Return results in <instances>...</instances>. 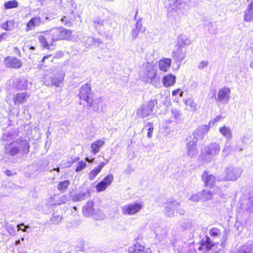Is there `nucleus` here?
Here are the masks:
<instances>
[{
	"mask_svg": "<svg viewBox=\"0 0 253 253\" xmlns=\"http://www.w3.org/2000/svg\"><path fill=\"white\" fill-rule=\"evenodd\" d=\"M38 39L44 48L48 49L51 45H55L58 41L55 28L41 33Z\"/></svg>",
	"mask_w": 253,
	"mask_h": 253,
	"instance_id": "f257e3e1",
	"label": "nucleus"
},
{
	"mask_svg": "<svg viewBox=\"0 0 253 253\" xmlns=\"http://www.w3.org/2000/svg\"><path fill=\"white\" fill-rule=\"evenodd\" d=\"M157 104L156 99H151L148 102L143 104L136 111V115L141 118H144L150 115L153 112V108Z\"/></svg>",
	"mask_w": 253,
	"mask_h": 253,
	"instance_id": "f03ea898",
	"label": "nucleus"
},
{
	"mask_svg": "<svg viewBox=\"0 0 253 253\" xmlns=\"http://www.w3.org/2000/svg\"><path fill=\"white\" fill-rule=\"evenodd\" d=\"M220 150L219 144L212 143L205 147L203 154L206 159L211 160L219 154Z\"/></svg>",
	"mask_w": 253,
	"mask_h": 253,
	"instance_id": "7ed1b4c3",
	"label": "nucleus"
},
{
	"mask_svg": "<svg viewBox=\"0 0 253 253\" xmlns=\"http://www.w3.org/2000/svg\"><path fill=\"white\" fill-rule=\"evenodd\" d=\"M185 150L186 155L190 158L195 157L198 155L197 141L194 140L192 136L187 138Z\"/></svg>",
	"mask_w": 253,
	"mask_h": 253,
	"instance_id": "20e7f679",
	"label": "nucleus"
},
{
	"mask_svg": "<svg viewBox=\"0 0 253 253\" xmlns=\"http://www.w3.org/2000/svg\"><path fill=\"white\" fill-rule=\"evenodd\" d=\"M142 208V205L140 203H133L123 206L121 211L124 215H133L138 213Z\"/></svg>",
	"mask_w": 253,
	"mask_h": 253,
	"instance_id": "39448f33",
	"label": "nucleus"
},
{
	"mask_svg": "<svg viewBox=\"0 0 253 253\" xmlns=\"http://www.w3.org/2000/svg\"><path fill=\"white\" fill-rule=\"evenodd\" d=\"M179 202L169 199L164 204L165 214L169 217H173L175 214V211L180 207Z\"/></svg>",
	"mask_w": 253,
	"mask_h": 253,
	"instance_id": "423d86ee",
	"label": "nucleus"
},
{
	"mask_svg": "<svg viewBox=\"0 0 253 253\" xmlns=\"http://www.w3.org/2000/svg\"><path fill=\"white\" fill-rule=\"evenodd\" d=\"M91 90V85L87 83L81 86L79 97L81 99L85 101L88 106H92L94 105L91 101H90Z\"/></svg>",
	"mask_w": 253,
	"mask_h": 253,
	"instance_id": "0eeeda50",
	"label": "nucleus"
},
{
	"mask_svg": "<svg viewBox=\"0 0 253 253\" xmlns=\"http://www.w3.org/2000/svg\"><path fill=\"white\" fill-rule=\"evenodd\" d=\"M109 16L106 17L104 19L100 16H96L93 19L94 26L96 30L99 31H102L106 27L111 26V24L109 21Z\"/></svg>",
	"mask_w": 253,
	"mask_h": 253,
	"instance_id": "6e6552de",
	"label": "nucleus"
},
{
	"mask_svg": "<svg viewBox=\"0 0 253 253\" xmlns=\"http://www.w3.org/2000/svg\"><path fill=\"white\" fill-rule=\"evenodd\" d=\"M225 172L224 180H236L241 176L242 170L239 168L230 167L226 168Z\"/></svg>",
	"mask_w": 253,
	"mask_h": 253,
	"instance_id": "1a4fd4ad",
	"label": "nucleus"
},
{
	"mask_svg": "<svg viewBox=\"0 0 253 253\" xmlns=\"http://www.w3.org/2000/svg\"><path fill=\"white\" fill-rule=\"evenodd\" d=\"M113 179V175L112 174H108L96 185V191L99 192L105 190L112 183Z\"/></svg>",
	"mask_w": 253,
	"mask_h": 253,
	"instance_id": "9d476101",
	"label": "nucleus"
},
{
	"mask_svg": "<svg viewBox=\"0 0 253 253\" xmlns=\"http://www.w3.org/2000/svg\"><path fill=\"white\" fill-rule=\"evenodd\" d=\"M15 141L17 146L20 149V152L22 154H27L29 153L30 149V142L29 140L23 138H20Z\"/></svg>",
	"mask_w": 253,
	"mask_h": 253,
	"instance_id": "9b49d317",
	"label": "nucleus"
},
{
	"mask_svg": "<svg viewBox=\"0 0 253 253\" xmlns=\"http://www.w3.org/2000/svg\"><path fill=\"white\" fill-rule=\"evenodd\" d=\"M210 125H202L199 126L194 132L193 138L197 141L198 139H202L205 134L209 131Z\"/></svg>",
	"mask_w": 253,
	"mask_h": 253,
	"instance_id": "f8f14e48",
	"label": "nucleus"
},
{
	"mask_svg": "<svg viewBox=\"0 0 253 253\" xmlns=\"http://www.w3.org/2000/svg\"><path fill=\"white\" fill-rule=\"evenodd\" d=\"M231 91L228 87H223L218 90L217 99L223 103H227L230 99Z\"/></svg>",
	"mask_w": 253,
	"mask_h": 253,
	"instance_id": "ddd939ff",
	"label": "nucleus"
},
{
	"mask_svg": "<svg viewBox=\"0 0 253 253\" xmlns=\"http://www.w3.org/2000/svg\"><path fill=\"white\" fill-rule=\"evenodd\" d=\"M58 41L62 40H70L71 36V31L62 28H55Z\"/></svg>",
	"mask_w": 253,
	"mask_h": 253,
	"instance_id": "4468645a",
	"label": "nucleus"
},
{
	"mask_svg": "<svg viewBox=\"0 0 253 253\" xmlns=\"http://www.w3.org/2000/svg\"><path fill=\"white\" fill-rule=\"evenodd\" d=\"M4 63L6 67L13 68H19L22 64L20 60L13 57H6L4 59Z\"/></svg>",
	"mask_w": 253,
	"mask_h": 253,
	"instance_id": "2eb2a0df",
	"label": "nucleus"
},
{
	"mask_svg": "<svg viewBox=\"0 0 253 253\" xmlns=\"http://www.w3.org/2000/svg\"><path fill=\"white\" fill-rule=\"evenodd\" d=\"M5 153L11 156H14L20 152V149L14 141L12 142L6 144L5 146Z\"/></svg>",
	"mask_w": 253,
	"mask_h": 253,
	"instance_id": "dca6fc26",
	"label": "nucleus"
},
{
	"mask_svg": "<svg viewBox=\"0 0 253 253\" xmlns=\"http://www.w3.org/2000/svg\"><path fill=\"white\" fill-rule=\"evenodd\" d=\"M202 178L207 186H212L216 182L215 177L207 171H205L202 176Z\"/></svg>",
	"mask_w": 253,
	"mask_h": 253,
	"instance_id": "f3484780",
	"label": "nucleus"
},
{
	"mask_svg": "<svg viewBox=\"0 0 253 253\" xmlns=\"http://www.w3.org/2000/svg\"><path fill=\"white\" fill-rule=\"evenodd\" d=\"M94 203L93 201H89L84 206L82 209L83 214L85 216H90L93 214L95 210L93 208Z\"/></svg>",
	"mask_w": 253,
	"mask_h": 253,
	"instance_id": "a211bd4d",
	"label": "nucleus"
},
{
	"mask_svg": "<svg viewBox=\"0 0 253 253\" xmlns=\"http://www.w3.org/2000/svg\"><path fill=\"white\" fill-rule=\"evenodd\" d=\"M105 144V139L102 138L95 140L90 145L91 152L93 155H96L100 151V148Z\"/></svg>",
	"mask_w": 253,
	"mask_h": 253,
	"instance_id": "6ab92c4d",
	"label": "nucleus"
},
{
	"mask_svg": "<svg viewBox=\"0 0 253 253\" xmlns=\"http://www.w3.org/2000/svg\"><path fill=\"white\" fill-rule=\"evenodd\" d=\"M27 92L17 93L13 98V102L15 105H19L26 102L30 97Z\"/></svg>",
	"mask_w": 253,
	"mask_h": 253,
	"instance_id": "aec40b11",
	"label": "nucleus"
},
{
	"mask_svg": "<svg viewBox=\"0 0 253 253\" xmlns=\"http://www.w3.org/2000/svg\"><path fill=\"white\" fill-rule=\"evenodd\" d=\"M244 21L251 22L253 21V2L250 3L244 11Z\"/></svg>",
	"mask_w": 253,
	"mask_h": 253,
	"instance_id": "412c9836",
	"label": "nucleus"
},
{
	"mask_svg": "<svg viewBox=\"0 0 253 253\" xmlns=\"http://www.w3.org/2000/svg\"><path fill=\"white\" fill-rule=\"evenodd\" d=\"M146 77L150 80H152L154 78L156 75V71L152 65L150 63H147L145 66V69L144 71Z\"/></svg>",
	"mask_w": 253,
	"mask_h": 253,
	"instance_id": "4be33fe9",
	"label": "nucleus"
},
{
	"mask_svg": "<svg viewBox=\"0 0 253 253\" xmlns=\"http://www.w3.org/2000/svg\"><path fill=\"white\" fill-rule=\"evenodd\" d=\"M29 84L31 85V83H29L25 78H18L15 82V86L19 89H27Z\"/></svg>",
	"mask_w": 253,
	"mask_h": 253,
	"instance_id": "5701e85b",
	"label": "nucleus"
},
{
	"mask_svg": "<svg viewBox=\"0 0 253 253\" xmlns=\"http://www.w3.org/2000/svg\"><path fill=\"white\" fill-rule=\"evenodd\" d=\"M63 77H54L50 78V82L46 81L45 82V84L48 86H51L54 85L57 87L61 86Z\"/></svg>",
	"mask_w": 253,
	"mask_h": 253,
	"instance_id": "b1692460",
	"label": "nucleus"
},
{
	"mask_svg": "<svg viewBox=\"0 0 253 253\" xmlns=\"http://www.w3.org/2000/svg\"><path fill=\"white\" fill-rule=\"evenodd\" d=\"M171 64V60L170 58H164L159 61V68L160 71L163 72L168 71Z\"/></svg>",
	"mask_w": 253,
	"mask_h": 253,
	"instance_id": "393cba45",
	"label": "nucleus"
},
{
	"mask_svg": "<svg viewBox=\"0 0 253 253\" xmlns=\"http://www.w3.org/2000/svg\"><path fill=\"white\" fill-rule=\"evenodd\" d=\"M185 57L186 52L181 47H178L173 52V57L177 61H182Z\"/></svg>",
	"mask_w": 253,
	"mask_h": 253,
	"instance_id": "a878e982",
	"label": "nucleus"
},
{
	"mask_svg": "<svg viewBox=\"0 0 253 253\" xmlns=\"http://www.w3.org/2000/svg\"><path fill=\"white\" fill-rule=\"evenodd\" d=\"M128 252L129 253H147V252L145 250L144 247L138 243H136L131 246L128 249Z\"/></svg>",
	"mask_w": 253,
	"mask_h": 253,
	"instance_id": "bb28decb",
	"label": "nucleus"
},
{
	"mask_svg": "<svg viewBox=\"0 0 253 253\" xmlns=\"http://www.w3.org/2000/svg\"><path fill=\"white\" fill-rule=\"evenodd\" d=\"M176 78L174 76L169 74L165 76L163 78V84L165 87H169L174 84Z\"/></svg>",
	"mask_w": 253,
	"mask_h": 253,
	"instance_id": "cd10ccee",
	"label": "nucleus"
},
{
	"mask_svg": "<svg viewBox=\"0 0 253 253\" xmlns=\"http://www.w3.org/2000/svg\"><path fill=\"white\" fill-rule=\"evenodd\" d=\"M215 246V244L212 243L210 238L206 236L202 240L201 242V247L199 248V250H201L203 247H205L207 250H211Z\"/></svg>",
	"mask_w": 253,
	"mask_h": 253,
	"instance_id": "c85d7f7f",
	"label": "nucleus"
},
{
	"mask_svg": "<svg viewBox=\"0 0 253 253\" xmlns=\"http://www.w3.org/2000/svg\"><path fill=\"white\" fill-rule=\"evenodd\" d=\"M42 23L41 18L39 16H36L32 18L30 21L27 23V26L28 30H32L35 27L39 26Z\"/></svg>",
	"mask_w": 253,
	"mask_h": 253,
	"instance_id": "c756f323",
	"label": "nucleus"
},
{
	"mask_svg": "<svg viewBox=\"0 0 253 253\" xmlns=\"http://www.w3.org/2000/svg\"><path fill=\"white\" fill-rule=\"evenodd\" d=\"M105 163L101 162L99 163L98 166L92 169L89 173V178L90 180H93L95 178L96 175L100 172L102 169L103 168Z\"/></svg>",
	"mask_w": 253,
	"mask_h": 253,
	"instance_id": "7c9ffc66",
	"label": "nucleus"
},
{
	"mask_svg": "<svg viewBox=\"0 0 253 253\" xmlns=\"http://www.w3.org/2000/svg\"><path fill=\"white\" fill-rule=\"evenodd\" d=\"M220 133L227 139H230L232 137V133L230 127L223 126L219 129Z\"/></svg>",
	"mask_w": 253,
	"mask_h": 253,
	"instance_id": "2f4dec72",
	"label": "nucleus"
},
{
	"mask_svg": "<svg viewBox=\"0 0 253 253\" xmlns=\"http://www.w3.org/2000/svg\"><path fill=\"white\" fill-rule=\"evenodd\" d=\"M200 193L201 200L203 201L210 200L213 198V193L210 191L207 190H203L202 192H200Z\"/></svg>",
	"mask_w": 253,
	"mask_h": 253,
	"instance_id": "473e14b6",
	"label": "nucleus"
},
{
	"mask_svg": "<svg viewBox=\"0 0 253 253\" xmlns=\"http://www.w3.org/2000/svg\"><path fill=\"white\" fill-rule=\"evenodd\" d=\"M89 192L88 191H86L85 192L81 193L75 195L73 198V201L74 202L82 201L89 197Z\"/></svg>",
	"mask_w": 253,
	"mask_h": 253,
	"instance_id": "72a5a7b5",
	"label": "nucleus"
},
{
	"mask_svg": "<svg viewBox=\"0 0 253 253\" xmlns=\"http://www.w3.org/2000/svg\"><path fill=\"white\" fill-rule=\"evenodd\" d=\"M173 6L172 9L173 10L174 7H175L177 10L181 11L184 10L186 7L187 6V4L182 0H176L174 2Z\"/></svg>",
	"mask_w": 253,
	"mask_h": 253,
	"instance_id": "f704fd0d",
	"label": "nucleus"
},
{
	"mask_svg": "<svg viewBox=\"0 0 253 253\" xmlns=\"http://www.w3.org/2000/svg\"><path fill=\"white\" fill-rule=\"evenodd\" d=\"M253 247L251 244H245L240 247L235 253H252Z\"/></svg>",
	"mask_w": 253,
	"mask_h": 253,
	"instance_id": "c9c22d12",
	"label": "nucleus"
},
{
	"mask_svg": "<svg viewBox=\"0 0 253 253\" xmlns=\"http://www.w3.org/2000/svg\"><path fill=\"white\" fill-rule=\"evenodd\" d=\"M134 28L132 30L131 34L133 39H136L140 32L142 27V24L140 22H137L135 24Z\"/></svg>",
	"mask_w": 253,
	"mask_h": 253,
	"instance_id": "e433bc0d",
	"label": "nucleus"
},
{
	"mask_svg": "<svg viewBox=\"0 0 253 253\" xmlns=\"http://www.w3.org/2000/svg\"><path fill=\"white\" fill-rule=\"evenodd\" d=\"M185 104L187 107V109H189L191 111H195L197 109L196 103L191 99L187 100Z\"/></svg>",
	"mask_w": 253,
	"mask_h": 253,
	"instance_id": "4c0bfd02",
	"label": "nucleus"
},
{
	"mask_svg": "<svg viewBox=\"0 0 253 253\" xmlns=\"http://www.w3.org/2000/svg\"><path fill=\"white\" fill-rule=\"evenodd\" d=\"M70 183V181L68 180L61 181L57 185V189L61 192H64L68 187Z\"/></svg>",
	"mask_w": 253,
	"mask_h": 253,
	"instance_id": "58836bf2",
	"label": "nucleus"
},
{
	"mask_svg": "<svg viewBox=\"0 0 253 253\" xmlns=\"http://www.w3.org/2000/svg\"><path fill=\"white\" fill-rule=\"evenodd\" d=\"M1 27L6 31H12L15 27V23L12 20L7 21L2 24Z\"/></svg>",
	"mask_w": 253,
	"mask_h": 253,
	"instance_id": "ea45409f",
	"label": "nucleus"
},
{
	"mask_svg": "<svg viewBox=\"0 0 253 253\" xmlns=\"http://www.w3.org/2000/svg\"><path fill=\"white\" fill-rule=\"evenodd\" d=\"M94 41V38L92 37L84 36L83 37V42L86 47H89L93 45Z\"/></svg>",
	"mask_w": 253,
	"mask_h": 253,
	"instance_id": "a19ab883",
	"label": "nucleus"
},
{
	"mask_svg": "<svg viewBox=\"0 0 253 253\" xmlns=\"http://www.w3.org/2000/svg\"><path fill=\"white\" fill-rule=\"evenodd\" d=\"M4 6L5 9L13 8L18 6V2L16 0L8 1L4 3Z\"/></svg>",
	"mask_w": 253,
	"mask_h": 253,
	"instance_id": "79ce46f5",
	"label": "nucleus"
},
{
	"mask_svg": "<svg viewBox=\"0 0 253 253\" xmlns=\"http://www.w3.org/2000/svg\"><path fill=\"white\" fill-rule=\"evenodd\" d=\"M209 234L213 238L219 237L220 236V231L217 228L213 227L210 230Z\"/></svg>",
	"mask_w": 253,
	"mask_h": 253,
	"instance_id": "37998d69",
	"label": "nucleus"
},
{
	"mask_svg": "<svg viewBox=\"0 0 253 253\" xmlns=\"http://www.w3.org/2000/svg\"><path fill=\"white\" fill-rule=\"evenodd\" d=\"M101 100V98H97L94 100H92L91 98L90 99V101L92 102V104L94 105V106L89 107L92 108V109L93 111H97L99 110L98 104L100 102Z\"/></svg>",
	"mask_w": 253,
	"mask_h": 253,
	"instance_id": "c03bdc74",
	"label": "nucleus"
},
{
	"mask_svg": "<svg viewBox=\"0 0 253 253\" xmlns=\"http://www.w3.org/2000/svg\"><path fill=\"white\" fill-rule=\"evenodd\" d=\"M188 40L186 38L179 37L178 39V45L179 47L184 46L188 44Z\"/></svg>",
	"mask_w": 253,
	"mask_h": 253,
	"instance_id": "a18cd8bd",
	"label": "nucleus"
},
{
	"mask_svg": "<svg viewBox=\"0 0 253 253\" xmlns=\"http://www.w3.org/2000/svg\"><path fill=\"white\" fill-rule=\"evenodd\" d=\"M168 16L169 17H171L176 21H179L180 20V17L179 16L177 12L174 10L171 11L169 10Z\"/></svg>",
	"mask_w": 253,
	"mask_h": 253,
	"instance_id": "49530a36",
	"label": "nucleus"
},
{
	"mask_svg": "<svg viewBox=\"0 0 253 253\" xmlns=\"http://www.w3.org/2000/svg\"><path fill=\"white\" fill-rule=\"evenodd\" d=\"M189 200L194 202H198L200 200H201L200 192L191 195L190 197L189 198Z\"/></svg>",
	"mask_w": 253,
	"mask_h": 253,
	"instance_id": "de8ad7c7",
	"label": "nucleus"
},
{
	"mask_svg": "<svg viewBox=\"0 0 253 253\" xmlns=\"http://www.w3.org/2000/svg\"><path fill=\"white\" fill-rule=\"evenodd\" d=\"M146 127H148L147 129L148 132H147V136L149 138H151L152 136L153 131L154 130L153 125L152 123H148L146 125Z\"/></svg>",
	"mask_w": 253,
	"mask_h": 253,
	"instance_id": "09e8293b",
	"label": "nucleus"
},
{
	"mask_svg": "<svg viewBox=\"0 0 253 253\" xmlns=\"http://www.w3.org/2000/svg\"><path fill=\"white\" fill-rule=\"evenodd\" d=\"M156 238L159 240H162L165 239L167 236V232L165 229H161L160 233H156Z\"/></svg>",
	"mask_w": 253,
	"mask_h": 253,
	"instance_id": "8fccbe9b",
	"label": "nucleus"
},
{
	"mask_svg": "<svg viewBox=\"0 0 253 253\" xmlns=\"http://www.w3.org/2000/svg\"><path fill=\"white\" fill-rule=\"evenodd\" d=\"M86 165V163L84 161H81L79 162L75 169L76 171L78 172L82 171L85 168Z\"/></svg>",
	"mask_w": 253,
	"mask_h": 253,
	"instance_id": "3c124183",
	"label": "nucleus"
},
{
	"mask_svg": "<svg viewBox=\"0 0 253 253\" xmlns=\"http://www.w3.org/2000/svg\"><path fill=\"white\" fill-rule=\"evenodd\" d=\"M61 218L59 215H56L55 213H54L52 215V217L50 219V221L53 224H57L60 222Z\"/></svg>",
	"mask_w": 253,
	"mask_h": 253,
	"instance_id": "603ef678",
	"label": "nucleus"
},
{
	"mask_svg": "<svg viewBox=\"0 0 253 253\" xmlns=\"http://www.w3.org/2000/svg\"><path fill=\"white\" fill-rule=\"evenodd\" d=\"M171 115L175 119L177 118L180 115V111L177 109H173L171 110Z\"/></svg>",
	"mask_w": 253,
	"mask_h": 253,
	"instance_id": "864d4df0",
	"label": "nucleus"
},
{
	"mask_svg": "<svg viewBox=\"0 0 253 253\" xmlns=\"http://www.w3.org/2000/svg\"><path fill=\"white\" fill-rule=\"evenodd\" d=\"M209 64L208 61H202L199 63L198 68L200 69H203L207 67Z\"/></svg>",
	"mask_w": 253,
	"mask_h": 253,
	"instance_id": "5fc2aeb1",
	"label": "nucleus"
},
{
	"mask_svg": "<svg viewBox=\"0 0 253 253\" xmlns=\"http://www.w3.org/2000/svg\"><path fill=\"white\" fill-rule=\"evenodd\" d=\"M223 118L222 116L218 115L212 121H211L209 123V125H210L211 123L214 125V123L220 121Z\"/></svg>",
	"mask_w": 253,
	"mask_h": 253,
	"instance_id": "6e6d98bb",
	"label": "nucleus"
},
{
	"mask_svg": "<svg viewBox=\"0 0 253 253\" xmlns=\"http://www.w3.org/2000/svg\"><path fill=\"white\" fill-rule=\"evenodd\" d=\"M94 42H93V45L98 47L100 45H101L102 43V41L98 38L95 39L94 38Z\"/></svg>",
	"mask_w": 253,
	"mask_h": 253,
	"instance_id": "4d7b16f0",
	"label": "nucleus"
},
{
	"mask_svg": "<svg viewBox=\"0 0 253 253\" xmlns=\"http://www.w3.org/2000/svg\"><path fill=\"white\" fill-rule=\"evenodd\" d=\"M181 226L183 228H184L185 229H187L190 228L191 225L190 222H183V224L181 225Z\"/></svg>",
	"mask_w": 253,
	"mask_h": 253,
	"instance_id": "13d9d810",
	"label": "nucleus"
},
{
	"mask_svg": "<svg viewBox=\"0 0 253 253\" xmlns=\"http://www.w3.org/2000/svg\"><path fill=\"white\" fill-rule=\"evenodd\" d=\"M8 36V34L6 33H3L0 35V39H6V37Z\"/></svg>",
	"mask_w": 253,
	"mask_h": 253,
	"instance_id": "bf43d9fd",
	"label": "nucleus"
},
{
	"mask_svg": "<svg viewBox=\"0 0 253 253\" xmlns=\"http://www.w3.org/2000/svg\"><path fill=\"white\" fill-rule=\"evenodd\" d=\"M180 91V89H179L174 90L172 91V95L175 96L177 93H179Z\"/></svg>",
	"mask_w": 253,
	"mask_h": 253,
	"instance_id": "052dcab7",
	"label": "nucleus"
},
{
	"mask_svg": "<svg viewBox=\"0 0 253 253\" xmlns=\"http://www.w3.org/2000/svg\"><path fill=\"white\" fill-rule=\"evenodd\" d=\"M178 212L180 215H183L185 213V211L182 208L178 209Z\"/></svg>",
	"mask_w": 253,
	"mask_h": 253,
	"instance_id": "680f3d73",
	"label": "nucleus"
},
{
	"mask_svg": "<svg viewBox=\"0 0 253 253\" xmlns=\"http://www.w3.org/2000/svg\"><path fill=\"white\" fill-rule=\"evenodd\" d=\"M51 55H48L44 56L43 57V58L42 59V62H44V61L46 59L49 58L50 57H51Z\"/></svg>",
	"mask_w": 253,
	"mask_h": 253,
	"instance_id": "e2e57ef3",
	"label": "nucleus"
},
{
	"mask_svg": "<svg viewBox=\"0 0 253 253\" xmlns=\"http://www.w3.org/2000/svg\"><path fill=\"white\" fill-rule=\"evenodd\" d=\"M86 161H87L88 162H89V163H92L93 162V161L94 160V159H92L91 160H90L88 158H86Z\"/></svg>",
	"mask_w": 253,
	"mask_h": 253,
	"instance_id": "0e129e2a",
	"label": "nucleus"
},
{
	"mask_svg": "<svg viewBox=\"0 0 253 253\" xmlns=\"http://www.w3.org/2000/svg\"><path fill=\"white\" fill-rule=\"evenodd\" d=\"M18 227L19 229L21 230L22 231L25 232L26 230L25 228L23 229V227L18 225Z\"/></svg>",
	"mask_w": 253,
	"mask_h": 253,
	"instance_id": "69168bd1",
	"label": "nucleus"
},
{
	"mask_svg": "<svg viewBox=\"0 0 253 253\" xmlns=\"http://www.w3.org/2000/svg\"><path fill=\"white\" fill-rule=\"evenodd\" d=\"M65 17H64V18H61V21L62 23H64L65 24H66V20H65Z\"/></svg>",
	"mask_w": 253,
	"mask_h": 253,
	"instance_id": "338daca9",
	"label": "nucleus"
},
{
	"mask_svg": "<svg viewBox=\"0 0 253 253\" xmlns=\"http://www.w3.org/2000/svg\"><path fill=\"white\" fill-rule=\"evenodd\" d=\"M250 67L253 69V61L251 62V64H250Z\"/></svg>",
	"mask_w": 253,
	"mask_h": 253,
	"instance_id": "774afa93",
	"label": "nucleus"
}]
</instances>
